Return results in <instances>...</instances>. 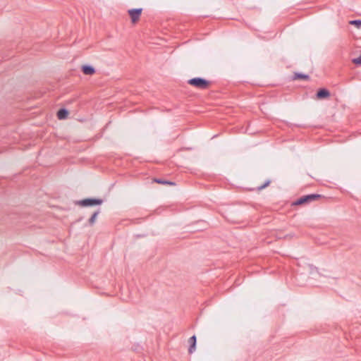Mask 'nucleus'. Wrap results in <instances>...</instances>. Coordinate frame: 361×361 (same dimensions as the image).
Listing matches in <instances>:
<instances>
[{
  "mask_svg": "<svg viewBox=\"0 0 361 361\" xmlns=\"http://www.w3.org/2000/svg\"><path fill=\"white\" fill-rule=\"evenodd\" d=\"M322 197L321 195L317 194H310L307 195L302 196L298 199L294 203V205H301L303 204H307L313 201L318 200Z\"/></svg>",
  "mask_w": 361,
  "mask_h": 361,
  "instance_id": "nucleus-2",
  "label": "nucleus"
},
{
  "mask_svg": "<svg viewBox=\"0 0 361 361\" xmlns=\"http://www.w3.org/2000/svg\"><path fill=\"white\" fill-rule=\"evenodd\" d=\"M353 63L356 65H361V55L357 58L353 59Z\"/></svg>",
  "mask_w": 361,
  "mask_h": 361,
  "instance_id": "nucleus-13",
  "label": "nucleus"
},
{
  "mask_svg": "<svg viewBox=\"0 0 361 361\" xmlns=\"http://www.w3.org/2000/svg\"><path fill=\"white\" fill-rule=\"evenodd\" d=\"M188 342L190 344L189 349H188V353H189V354H192L195 350L196 336H192V337H190L189 338Z\"/></svg>",
  "mask_w": 361,
  "mask_h": 361,
  "instance_id": "nucleus-6",
  "label": "nucleus"
},
{
  "mask_svg": "<svg viewBox=\"0 0 361 361\" xmlns=\"http://www.w3.org/2000/svg\"><path fill=\"white\" fill-rule=\"evenodd\" d=\"M294 80H308L309 75L302 73H295L293 76Z\"/></svg>",
  "mask_w": 361,
  "mask_h": 361,
  "instance_id": "nucleus-10",
  "label": "nucleus"
},
{
  "mask_svg": "<svg viewBox=\"0 0 361 361\" xmlns=\"http://www.w3.org/2000/svg\"><path fill=\"white\" fill-rule=\"evenodd\" d=\"M330 96V92L326 89H320L318 90L317 93V97L318 99H324L327 98Z\"/></svg>",
  "mask_w": 361,
  "mask_h": 361,
  "instance_id": "nucleus-5",
  "label": "nucleus"
},
{
  "mask_svg": "<svg viewBox=\"0 0 361 361\" xmlns=\"http://www.w3.org/2000/svg\"><path fill=\"white\" fill-rule=\"evenodd\" d=\"M68 112L65 109H61L57 112V117L59 119L62 120L67 118Z\"/></svg>",
  "mask_w": 361,
  "mask_h": 361,
  "instance_id": "nucleus-8",
  "label": "nucleus"
},
{
  "mask_svg": "<svg viewBox=\"0 0 361 361\" xmlns=\"http://www.w3.org/2000/svg\"><path fill=\"white\" fill-rule=\"evenodd\" d=\"M269 183H270V180H267L264 184H263V185H262L259 186V187L257 188V190H263L264 188H265L266 187H267V186L269 185Z\"/></svg>",
  "mask_w": 361,
  "mask_h": 361,
  "instance_id": "nucleus-14",
  "label": "nucleus"
},
{
  "mask_svg": "<svg viewBox=\"0 0 361 361\" xmlns=\"http://www.w3.org/2000/svg\"><path fill=\"white\" fill-rule=\"evenodd\" d=\"M142 12V8H132L128 11V13L130 17L132 23L135 24L140 20Z\"/></svg>",
  "mask_w": 361,
  "mask_h": 361,
  "instance_id": "nucleus-3",
  "label": "nucleus"
},
{
  "mask_svg": "<svg viewBox=\"0 0 361 361\" xmlns=\"http://www.w3.org/2000/svg\"><path fill=\"white\" fill-rule=\"evenodd\" d=\"M351 25H354L357 26V27H360L361 26V20H355L350 22Z\"/></svg>",
  "mask_w": 361,
  "mask_h": 361,
  "instance_id": "nucleus-12",
  "label": "nucleus"
},
{
  "mask_svg": "<svg viewBox=\"0 0 361 361\" xmlns=\"http://www.w3.org/2000/svg\"><path fill=\"white\" fill-rule=\"evenodd\" d=\"M99 213V211L94 212L93 214L92 215V216L90 218L89 223L90 225H92L94 224Z\"/></svg>",
  "mask_w": 361,
  "mask_h": 361,
  "instance_id": "nucleus-11",
  "label": "nucleus"
},
{
  "mask_svg": "<svg viewBox=\"0 0 361 361\" xmlns=\"http://www.w3.org/2000/svg\"><path fill=\"white\" fill-rule=\"evenodd\" d=\"M82 71L85 75H93L95 73L94 68L90 66H83Z\"/></svg>",
  "mask_w": 361,
  "mask_h": 361,
  "instance_id": "nucleus-7",
  "label": "nucleus"
},
{
  "mask_svg": "<svg viewBox=\"0 0 361 361\" xmlns=\"http://www.w3.org/2000/svg\"><path fill=\"white\" fill-rule=\"evenodd\" d=\"M101 199H85L81 200L79 204L82 207H90L93 205H99L102 203Z\"/></svg>",
  "mask_w": 361,
  "mask_h": 361,
  "instance_id": "nucleus-4",
  "label": "nucleus"
},
{
  "mask_svg": "<svg viewBox=\"0 0 361 361\" xmlns=\"http://www.w3.org/2000/svg\"><path fill=\"white\" fill-rule=\"evenodd\" d=\"M154 182L159 183V184H162V185H175V183L171 182V181L165 180L161 179V178H154Z\"/></svg>",
  "mask_w": 361,
  "mask_h": 361,
  "instance_id": "nucleus-9",
  "label": "nucleus"
},
{
  "mask_svg": "<svg viewBox=\"0 0 361 361\" xmlns=\"http://www.w3.org/2000/svg\"><path fill=\"white\" fill-rule=\"evenodd\" d=\"M188 84L200 90H207L211 82L201 78H194L188 80Z\"/></svg>",
  "mask_w": 361,
  "mask_h": 361,
  "instance_id": "nucleus-1",
  "label": "nucleus"
}]
</instances>
